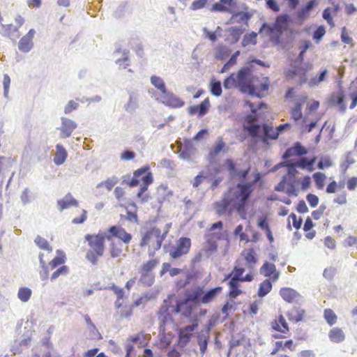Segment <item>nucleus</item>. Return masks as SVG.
<instances>
[{
  "label": "nucleus",
  "mask_w": 357,
  "mask_h": 357,
  "mask_svg": "<svg viewBox=\"0 0 357 357\" xmlns=\"http://www.w3.org/2000/svg\"><path fill=\"white\" fill-rule=\"evenodd\" d=\"M77 127V124L73 120L64 116L61 117V126L58 128V130H60V138L69 137Z\"/></svg>",
  "instance_id": "9b49d317"
},
{
  "label": "nucleus",
  "mask_w": 357,
  "mask_h": 357,
  "mask_svg": "<svg viewBox=\"0 0 357 357\" xmlns=\"http://www.w3.org/2000/svg\"><path fill=\"white\" fill-rule=\"evenodd\" d=\"M206 238V251L213 253L217 250V243L211 238V235H205Z\"/></svg>",
  "instance_id": "603ef678"
},
{
  "label": "nucleus",
  "mask_w": 357,
  "mask_h": 357,
  "mask_svg": "<svg viewBox=\"0 0 357 357\" xmlns=\"http://www.w3.org/2000/svg\"><path fill=\"white\" fill-rule=\"evenodd\" d=\"M57 256L55 257L49 263V266L51 267L52 269H54L56 268L57 266L63 264L66 262V255L65 253L58 250L56 251Z\"/></svg>",
  "instance_id": "2f4dec72"
},
{
  "label": "nucleus",
  "mask_w": 357,
  "mask_h": 357,
  "mask_svg": "<svg viewBox=\"0 0 357 357\" xmlns=\"http://www.w3.org/2000/svg\"><path fill=\"white\" fill-rule=\"evenodd\" d=\"M229 36L227 37V40L231 44L237 43L243 33L242 29L236 26L229 28Z\"/></svg>",
  "instance_id": "c756f323"
},
{
  "label": "nucleus",
  "mask_w": 357,
  "mask_h": 357,
  "mask_svg": "<svg viewBox=\"0 0 357 357\" xmlns=\"http://www.w3.org/2000/svg\"><path fill=\"white\" fill-rule=\"evenodd\" d=\"M333 165V162L330 158L329 156H322L318 164H317V167L319 169H324V168L326 167H331Z\"/></svg>",
  "instance_id": "e2e57ef3"
},
{
  "label": "nucleus",
  "mask_w": 357,
  "mask_h": 357,
  "mask_svg": "<svg viewBox=\"0 0 357 357\" xmlns=\"http://www.w3.org/2000/svg\"><path fill=\"white\" fill-rule=\"evenodd\" d=\"M138 107V101L137 96L133 93H129V99L128 102L124 105V109L130 113L132 114Z\"/></svg>",
  "instance_id": "c85d7f7f"
},
{
  "label": "nucleus",
  "mask_w": 357,
  "mask_h": 357,
  "mask_svg": "<svg viewBox=\"0 0 357 357\" xmlns=\"http://www.w3.org/2000/svg\"><path fill=\"white\" fill-rule=\"evenodd\" d=\"M211 326L212 324L209 322L208 324L204 326V328L199 333H197L196 336L197 344L199 347L200 353L202 356L207 349Z\"/></svg>",
  "instance_id": "1a4fd4ad"
},
{
  "label": "nucleus",
  "mask_w": 357,
  "mask_h": 357,
  "mask_svg": "<svg viewBox=\"0 0 357 357\" xmlns=\"http://www.w3.org/2000/svg\"><path fill=\"white\" fill-rule=\"evenodd\" d=\"M242 255L245 257L248 267L250 269L253 268L254 265L257 262L254 250L250 249L248 251H243Z\"/></svg>",
  "instance_id": "473e14b6"
},
{
  "label": "nucleus",
  "mask_w": 357,
  "mask_h": 357,
  "mask_svg": "<svg viewBox=\"0 0 357 357\" xmlns=\"http://www.w3.org/2000/svg\"><path fill=\"white\" fill-rule=\"evenodd\" d=\"M269 35L271 40L275 43V45H279L280 43V38L283 34L282 31L279 30L278 29L271 31L269 30H264Z\"/></svg>",
  "instance_id": "09e8293b"
},
{
  "label": "nucleus",
  "mask_w": 357,
  "mask_h": 357,
  "mask_svg": "<svg viewBox=\"0 0 357 357\" xmlns=\"http://www.w3.org/2000/svg\"><path fill=\"white\" fill-rule=\"evenodd\" d=\"M203 287H197L185 294L184 303H202Z\"/></svg>",
  "instance_id": "dca6fc26"
},
{
  "label": "nucleus",
  "mask_w": 357,
  "mask_h": 357,
  "mask_svg": "<svg viewBox=\"0 0 357 357\" xmlns=\"http://www.w3.org/2000/svg\"><path fill=\"white\" fill-rule=\"evenodd\" d=\"M257 33L252 31L249 34H245L243 36L241 44L243 47H246L247 45L252 44L255 45L257 43Z\"/></svg>",
  "instance_id": "3c124183"
},
{
  "label": "nucleus",
  "mask_w": 357,
  "mask_h": 357,
  "mask_svg": "<svg viewBox=\"0 0 357 357\" xmlns=\"http://www.w3.org/2000/svg\"><path fill=\"white\" fill-rule=\"evenodd\" d=\"M302 104L301 102H296L294 108L291 112V117L295 120L298 121L302 118Z\"/></svg>",
  "instance_id": "0e129e2a"
},
{
  "label": "nucleus",
  "mask_w": 357,
  "mask_h": 357,
  "mask_svg": "<svg viewBox=\"0 0 357 357\" xmlns=\"http://www.w3.org/2000/svg\"><path fill=\"white\" fill-rule=\"evenodd\" d=\"M289 22L290 17L288 14L280 15L276 18L275 24L274 26H270L267 23H264L259 29V32H263L264 30H269L273 31L276 29L284 31L287 30Z\"/></svg>",
  "instance_id": "6e6552de"
},
{
  "label": "nucleus",
  "mask_w": 357,
  "mask_h": 357,
  "mask_svg": "<svg viewBox=\"0 0 357 357\" xmlns=\"http://www.w3.org/2000/svg\"><path fill=\"white\" fill-rule=\"evenodd\" d=\"M210 91L212 95L219 97L222 94V85L220 81L212 79L210 84Z\"/></svg>",
  "instance_id": "a18cd8bd"
},
{
  "label": "nucleus",
  "mask_w": 357,
  "mask_h": 357,
  "mask_svg": "<svg viewBox=\"0 0 357 357\" xmlns=\"http://www.w3.org/2000/svg\"><path fill=\"white\" fill-rule=\"evenodd\" d=\"M228 284L229 287V296L231 298H236L242 294V291L238 289L239 282L229 280Z\"/></svg>",
  "instance_id": "79ce46f5"
},
{
  "label": "nucleus",
  "mask_w": 357,
  "mask_h": 357,
  "mask_svg": "<svg viewBox=\"0 0 357 357\" xmlns=\"http://www.w3.org/2000/svg\"><path fill=\"white\" fill-rule=\"evenodd\" d=\"M324 317L329 326H333L337 322V317L331 309L324 310Z\"/></svg>",
  "instance_id": "49530a36"
},
{
  "label": "nucleus",
  "mask_w": 357,
  "mask_h": 357,
  "mask_svg": "<svg viewBox=\"0 0 357 357\" xmlns=\"http://www.w3.org/2000/svg\"><path fill=\"white\" fill-rule=\"evenodd\" d=\"M35 33V30L31 29L29 32L20 40L18 43V49L20 51L27 53L31 50L33 47V38Z\"/></svg>",
  "instance_id": "4468645a"
},
{
  "label": "nucleus",
  "mask_w": 357,
  "mask_h": 357,
  "mask_svg": "<svg viewBox=\"0 0 357 357\" xmlns=\"http://www.w3.org/2000/svg\"><path fill=\"white\" fill-rule=\"evenodd\" d=\"M272 328L278 331L285 333L289 331L288 324L283 317V315L280 314L278 317V319L272 322Z\"/></svg>",
  "instance_id": "cd10ccee"
},
{
  "label": "nucleus",
  "mask_w": 357,
  "mask_h": 357,
  "mask_svg": "<svg viewBox=\"0 0 357 357\" xmlns=\"http://www.w3.org/2000/svg\"><path fill=\"white\" fill-rule=\"evenodd\" d=\"M192 324L180 328L178 331V343L182 347H185L190 341L192 332L197 328L199 320L197 317H194L191 320Z\"/></svg>",
  "instance_id": "39448f33"
},
{
  "label": "nucleus",
  "mask_w": 357,
  "mask_h": 357,
  "mask_svg": "<svg viewBox=\"0 0 357 357\" xmlns=\"http://www.w3.org/2000/svg\"><path fill=\"white\" fill-rule=\"evenodd\" d=\"M317 187L319 189H322L324 185V181L326 179V175L321 172H316L312 176Z\"/></svg>",
  "instance_id": "6e6d98bb"
},
{
  "label": "nucleus",
  "mask_w": 357,
  "mask_h": 357,
  "mask_svg": "<svg viewBox=\"0 0 357 357\" xmlns=\"http://www.w3.org/2000/svg\"><path fill=\"white\" fill-rule=\"evenodd\" d=\"M149 169L148 166H144L137 169L133 174L132 178L127 183L130 187L133 188L139 185L141 181L142 182L137 193V197L141 199L142 203L148 202L149 197L144 192L153 181L152 173L149 172Z\"/></svg>",
  "instance_id": "7ed1b4c3"
},
{
  "label": "nucleus",
  "mask_w": 357,
  "mask_h": 357,
  "mask_svg": "<svg viewBox=\"0 0 357 357\" xmlns=\"http://www.w3.org/2000/svg\"><path fill=\"white\" fill-rule=\"evenodd\" d=\"M161 231L160 229L154 227L149 230L142 237L140 243V246L144 247L146 245L151 241H154V237H157L160 234Z\"/></svg>",
  "instance_id": "393cba45"
},
{
  "label": "nucleus",
  "mask_w": 357,
  "mask_h": 357,
  "mask_svg": "<svg viewBox=\"0 0 357 357\" xmlns=\"http://www.w3.org/2000/svg\"><path fill=\"white\" fill-rule=\"evenodd\" d=\"M280 295L285 301L290 303H300L303 300L302 296L291 288H282L280 290Z\"/></svg>",
  "instance_id": "2eb2a0df"
},
{
  "label": "nucleus",
  "mask_w": 357,
  "mask_h": 357,
  "mask_svg": "<svg viewBox=\"0 0 357 357\" xmlns=\"http://www.w3.org/2000/svg\"><path fill=\"white\" fill-rule=\"evenodd\" d=\"M13 166V161L10 158L4 156H0V176H3L5 174L10 171ZM3 181H0V185H1Z\"/></svg>",
  "instance_id": "bb28decb"
},
{
  "label": "nucleus",
  "mask_w": 357,
  "mask_h": 357,
  "mask_svg": "<svg viewBox=\"0 0 357 357\" xmlns=\"http://www.w3.org/2000/svg\"><path fill=\"white\" fill-rule=\"evenodd\" d=\"M241 260H236V265L234 268V275L230 280L240 282V279L242 278V275L245 271L244 268L241 267Z\"/></svg>",
  "instance_id": "c03bdc74"
},
{
  "label": "nucleus",
  "mask_w": 357,
  "mask_h": 357,
  "mask_svg": "<svg viewBox=\"0 0 357 357\" xmlns=\"http://www.w3.org/2000/svg\"><path fill=\"white\" fill-rule=\"evenodd\" d=\"M260 273L263 274L265 277H271L276 271L275 264L266 261L260 268Z\"/></svg>",
  "instance_id": "58836bf2"
},
{
  "label": "nucleus",
  "mask_w": 357,
  "mask_h": 357,
  "mask_svg": "<svg viewBox=\"0 0 357 357\" xmlns=\"http://www.w3.org/2000/svg\"><path fill=\"white\" fill-rule=\"evenodd\" d=\"M271 289L272 284L271 281L269 280H265L260 284L257 294L259 297H264L271 291Z\"/></svg>",
  "instance_id": "ea45409f"
},
{
  "label": "nucleus",
  "mask_w": 357,
  "mask_h": 357,
  "mask_svg": "<svg viewBox=\"0 0 357 357\" xmlns=\"http://www.w3.org/2000/svg\"><path fill=\"white\" fill-rule=\"evenodd\" d=\"M243 130L248 132V135L252 138L261 139V134H260L261 126L258 123L244 124Z\"/></svg>",
  "instance_id": "a878e982"
},
{
  "label": "nucleus",
  "mask_w": 357,
  "mask_h": 357,
  "mask_svg": "<svg viewBox=\"0 0 357 357\" xmlns=\"http://www.w3.org/2000/svg\"><path fill=\"white\" fill-rule=\"evenodd\" d=\"M32 291L28 287H20L17 292V298L24 303L29 301Z\"/></svg>",
  "instance_id": "a19ab883"
},
{
  "label": "nucleus",
  "mask_w": 357,
  "mask_h": 357,
  "mask_svg": "<svg viewBox=\"0 0 357 357\" xmlns=\"http://www.w3.org/2000/svg\"><path fill=\"white\" fill-rule=\"evenodd\" d=\"M236 188V191L229 188L222 199L213 204V208L219 216L231 215L235 210L240 214L245 212L249 201L250 187L247 184H237Z\"/></svg>",
  "instance_id": "f257e3e1"
},
{
  "label": "nucleus",
  "mask_w": 357,
  "mask_h": 357,
  "mask_svg": "<svg viewBox=\"0 0 357 357\" xmlns=\"http://www.w3.org/2000/svg\"><path fill=\"white\" fill-rule=\"evenodd\" d=\"M129 51L128 50H123L122 51V58H119L116 61V63L119 65L120 67L126 68L129 66Z\"/></svg>",
  "instance_id": "5fc2aeb1"
},
{
  "label": "nucleus",
  "mask_w": 357,
  "mask_h": 357,
  "mask_svg": "<svg viewBox=\"0 0 357 357\" xmlns=\"http://www.w3.org/2000/svg\"><path fill=\"white\" fill-rule=\"evenodd\" d=\"M191 246V241L189 238L182 237L179 238L176 247L169 250V255L173 259H178L189 252Z\"/></svg>",
  "instance_id": "423d86ee"
},
{
  "label": "nucleus",
  "mask_w": 357,
  "mask_h": 357,
  "mask_svg": "<svg viewBox=\"0 0 357 357\" xmlns=\"http://www.w3.org/2000/svg\"><path fill=\"white\" fill-rule=\"evenodd\" d=\"M150 81L152 85L161 91L162 94L166 93L165 83L160 77L153 75L151 77Z\"/></svg>",
  "instance_id": "c9c22d12"
},
{
  "label": "nucleus",
  "mask_w": 357,
  "mask_h": 357,
  "mask_svg": "<svg viewBox=\"0 0 357 357\" xmlns=\"http://www.w3.org/2000/svg\"><path fill=\"white\" fill-rule=\"evenodd\" d=\"M225 146V143L222 141V139H220L216 143L213 149L211 150L208 155V160L211 165L213 164L215 161V158L220 153V151L223 149Z\"/></svg>",
  "instance_id": "5701e85b"
},
{
  "label": "nucleus",
  "mask_w": 357,
  "mask_h": 357,
  "mask_svg": "<svg viewBox=\"0 0 357 357\" xmlns=\"http://www.w3.org/2000/svg\"><path fill=\"white\" fill-rule=\"evenodd\" d=\"M327 73L328 70L326 69L323 70L322 71H321L319 76H316L310 79V81L308 82V85L310 87H314L318 86L321 82L324 81Z\"/></svg>",
  "instance_id": "37998d69"
},
{
  "label": "nucleus",
  "mask_w": 357,
  "mask_h": 357,
  "mask_svg": "<svg viewBox=\"0 0 357 357\" xmlns=\"http://www.w3.org/2000/svg\"><path fill=\"white\" fill-rule=\"evenodd\" d=\"M255 79L258 81V77L252 75L250 68L243 67L236 75L231 73L227 77L223 82V86L226 89L234 87L243 93L253 94L256 90V86L253 85Z\"/></svg>",
  "instance_id": "f03ea898"
},
{
  "label": "nucleus",
  "mask_w": 357,
  "mask_h": 357,
  "mask_svg": "<svg viewBox=\"0 0 357 357\" xmlns=\"http://www.w3.org/2000/svg\"><path fill=\"white\" fill-rule=\"evenodd\" d=\"M160 98L164 105L173 108L181 107L185 104L183 100L167 90L162 94Z\"/></svg>",
  "instance_id": "f8f14e48"
},
{
  "label": "nucleus",
  "mask_w": 357,
  "mask_h": 357,
  "mask_svg": "<svg viewBox=\"0 0 357 357\" xmlns=\"http://www.w3.org/2000/svg\"><path fill=\"white\" fill-rule=\"evenodd\" d=\"M141 276L139 282L146 287L151 286L155 281V275L153 273L140 272Z\"/></svg>",
  "instance_id": "f704fd0d"
},
{
  "label": "nucleus",
  "mask_w": 357,
  "mask_h": 357,
  "mask_svg": "<svg viewBox=\"0 0 357 357\" xmlns=\"http://www.w3.org/2000/svg\"><path fill=\"white\" fill-rule=\"evenodd\" d=\"M34 243L42 250H47L49 252L52 251V248L50 245L47 241L39 235L36 237Z\"/></svg>",
  "instance_id": "de8ad7c7"
},
{
  "label": "nucleus",
  "mask_w": 357,
  "mask_h": 357,
  "mask_svg": "<svg viewBox=\"0 0 357 357\" xmlns=\"http://www.w3.org/2000/svg\"><path fill=\"white\" fill-rule=\"evenodd\" d=\"M305 313V312L303 309L299 307H293L288 311L287 315L289 321L298 323L303 319Z\"/></svg>",
  "instance_id": "b1692460"
},
{
  "label": "nucleus",
  "mask_w": 357,
  "mask_h": 357,
  "mask_svg": "<svg viewBox=\"0 0 357 357\" xmlns=\"http://www.w3.org/2000/svg\"><path fill=\"white\" fill-rule=\"evenodd\" d=\"M332 14V9L330 7L324 9L322 13V17L328 22L331 26H334V22L331 16Z\"/></svg>",
  "instance_id": "338daca9"
},
{
  "label": "nucleus",
  "mask_w": 357,
  "mask_h": 357,
  "mask_svg": "<svg viewBox=\"0 0 357 357\" xmlns=\"http://www.w3.org/2000/svg\"><path fill=\"white\" fill-rule=\"evenodd\" d=\"M158 264V261L157 259H151L145 263L140 272L144 273H153L152 270Z\"/></svg>",
  "instance_id": "bf43d9fd"
},
{
  "label": "nucleus",
  "mask_w": 357,
  "mask_h": 357,
  "mask_svg": "<svg viewBox=\"0 0 357 357\" xmlns=\"http://www.w3.org/2000/svg\"><path fill=\"white\" fill-rule=\"evenodd\" d=\"M291 149L295 155L303 156L307 153V149L300 142H296Z\"/></svg>",
  "instance_id": "680f3d73"
},
{
  "label": "nucleus",
  "mask_w": 357,
  "mask_h": 357,
  "mask_svg": "<svg viewBox=\"0 0 357 357\" xmlns=\"http://www.w3.org/2000/svg\"><path fill=\"white\" fill-rule=\"evenodd\" d=\"M283 167H287V173L289 176H291L293 178L296 176V175L298 173L296 170V165L294 163L293 160H286L282 163Z\"/></svg>",
  "instance_id": "864d4df0"
},
{
  "label": "nucleus",
  "mask_w": 357,
  "mask_h": 357,
  "mask_svg": "<svg viewBox=\"0 0 357 357\" xmlns=\"http://www.w3.org/2000/svg\"><path fill=\"white\" fill-rule=\"evenodd\" d=\"M208 0H195L190 5V9L192 10H197L204 8Z\"/></svg>",
  "instance_id": "774afa93"
},
{
  "label": "nucleus",
  "mask_w": 357,
  "mask_h": 357,
  "mask_svg": "<svg viewBox=\"0 0 357 357\" xmlns=\"http://www.w3.org/2000/svg\"><path fill=\"white\" fill-rule=\"evenodd\" d=\"M118 182V177L113 176L107 178L106 181L98 183L96 188H100L105 187L107 190V191H110Z\"/></svg>",
  "instance_id": "4c0bfd02"
},
{
  "label": "nucleus",
  "mask_w": 357,
  "mask_h": 357,
  "mask_svg": "<svg viewBox=\"0 0 357 357\" xmlns=\"http://www.w3.org/2000/svg\"><path fill=\"white\" fill-rule=\"evenodd\" d=\"M294 163L297 167L305 169H308L310 171L312 170V166L314 163V160H309L307 158L302 157Z\"/></svg>",
  "instance_id": "e433bc0d"
},
{
  "label": "nucleus",
  "mask_w": 357,
  "mask_h": 357,
  "mask_svg": "<svg viewBox=\"0 0 357 357\" xmlns=\"http://www.w3.org/2000/svg\"><path fill=\"white\" fill-rule=\"evenodd\" d=\"M221 287H216L206 291L203 289L202 304H208L212 302L214 298L221 292Z\"/></svg>",
  "instance_id": "aec40b11"
},
{
  "label": "nucleus",
  "mask_w": 357,
  "mask_h": 357,
  "mask_svg": "<svg viewBox=\"0 0 357 357\" xmlns=\"http://www.w3.org/2000/svg\"><path fill=\"white\" fill-rule=\"evenodd\" d=\"M305 53V52L301 50L297 57L296 61L291 65V68L285 73L286 78L288 80L294 79L298 77L297 83L299 85H302L307 82V69L302 65Z\"/></svg>",
  "instance_id": "20e7f679"
},
{
  "label": "nucleus",
  "mask_w": 357,
  "mask_h": 357,
  "mask_svg": "<svg viewBox=\"0 0 357 357\" xmlns=\"http://www.w3.org/2000/svg\"><path fill=\"white\" fill-rule=\"evenodd\" d=\"M24 333L18 337L14 345L12 347V351L15 354L22 351V349H20L17 346L27 347L31 343L33 333L32 330L30 327H24Z\"/></svg>",
  "instance_id": "9d476101"
},
{
  "label": "nucleus",
  "mask_w": 357,
  "mask_h": 357,
  "mask_svg": "<svg viewBox=\"0 0 357 357\" xmlns=\"http://www.w3.org/2000/svg\"><path fill=\"white\" fill-rule=\"evenodd\" d=\"M225 165L229 171V177L231 179L234 178L237 176V169L236 165L231 159H227L225 162Z\"/></svg>",
  "instance_id": "8fccbe9b"
},
{
  "label": "nucleus",
  "mask_w": 357,
  "mask_h": 357,
  "mask_svg": "<svg viewBox=\"0 0 357 357\" xmlns=\"http://www.w3.org/2000/svg\"><path fill=\"white\" fill-rule=\"evenodd\" d=\"M20 200L24 206L31 202V190L29 188H25L20 194Z\"/></svg>",
  "instance_id": "13d9d810"
},
{
  "label": "nucleus",
  "mask_w": 357,
  "mask_h": 357,
  "mask_svg": "<svg viewBox=\"0 0 357 357\" xmlns=\"http://www.w3.org/2000/svg\"><path fill=\"white\" fill-rule=\"evenodd\" d=\"M210 106V102L208 98H206L204 100H203L199 105H197L199 109V116H202L205 115L208 111Z\"/></svg>",
  "instance_id": "052dcab7"
},
{
  "label": "nucleus",
  "mask_w": 357,
  "mask_h": 357,
  "mask_svg": "<svg viewBox=\"0 0 357 357\" xmlns=\"http://www.w3.org/2000/svg\"><path fill=\"white\" fill-rule=\"evenodd\" d=\"M253 85L256 86L255 92L253 94H249V95L251 96H256L258 98H261L263 96V95L261 93L268 89L269 84L267 82L261 83L259 79H258V81H257L255 79Z\"/></svg>",
  "instance_id": "7c9ffc66"
},
{
  "label": "nucleus",
  "mask_w": 357,
  "mask_h": 357,
  "mask_svg": "<svg viewBox=\"0 0 357 357\" xmlns=\"http://www.w3.org/2000/svg\"><path fill=\"white\" fill-rule=\"evenodd\" d=\"M15 22L17 24L16 26H13V24H1L0 33L3 36H9L10 31L13 30V31H17L18 29L24 24V20L21 15H17L15 17Z\"/></svg>",
  "instance_id": "a211bd4d"
},
{
  "label": "nucleus",
  "mask_w": 357,
  "mask_h": 357,
  "mask_svg": "<svg viewBox=\"0 0 357 357\" xmlns=\"http://www.w3.org/2000/svg\"><path fill=\"white\" fill-rule=\"evenodd\" d=\"M111 256L113 258L118 257L122 252V245L121 243L116 244L114 242L111 244Z\"/></svg>",
  "instance_id": "69168bd1"
},
{
  "label": "nucleus",
  "mask_w": 357,
  "mask_h": 357,
  "mask_svg": "<svg viewBox=\"0 0 357 357\" xmlns=\"http://www.w3.org/2000/svg\"><path fill=\"white\" fill-rule=\"evenodd\" d=\"M328 337L333 342L340 343L345 340V334L340 328L335 327L330 330Z\"/></svg>",
  "instance_id": "412c9836"
},
{
  "label": "nucleus",
  "mask_w": 357,
  "mask_h": 357,
  "mask_svg": "<svg viewBox=\"0 0 357 357\" xmlns=\"http://www.w3.org/2000/svg\"><path fill=\"white\" fill-rule=\"evenodd\" d=\"M85 239L89 242L90 247L93 249L98 257L103 255L105 236L102 234L98 235L87 234Z\"/></svg>",
  "instance_id": "0eeeda50"
},
{
  "label": "nucleus",
  "mask_w": 357,
  "mask_h": 357,
  "mask_svg": "<svg viewBox=\"0 0 357 357\" xmlns=\"http://www.w3.org/2000/svg\"><path fill=\"white\" fill-rule=\"evenodd\" d=\"M261 140L266 143L268 139H276L279 136V132L277 130H273L267 124H263L262 127Z\"/></svg>",
  "instance_id": "6ab92c4d"
},
{
  "label": "nucleus",
  "mask_w": 357,
  "mask_h": 357,
  "mask_svg": "<svg viewBox=\"0 0 357 357\" xmlns=\"http://www.w3.org/2000/svg\"><path fill=\"white\" fill-rule=\"evenodd\" d=\"M229 54L230 50L225 45H218L215 50V58L219 61L225 60Z\"/></svg>",
  "instance_id": "72a5a7b5"
},
{
  "label": "nucleus",
  "mask_w": 357,
  "mask_h": 357,
  "mask_svg": "<svg viewBox=\"0 0 357 357\" xmlns=\"http://www.w3.org/2000/svg\"><path fill=\"white\" fill-rule=\"evenodd\" d=\"M69 273V268L67 266H62L56 269L51 275L50 280L52 281L55 280L60 275H66Z\"/></svg>",
  "instance_id": "4d7b16f0"
},
{
  "label": "nucleus",
  "mask_w": 357,
  "mask_h": 357,
  "mask_svg": "<svg viewBox=\"0 0 357 357\" xmlns=\"http://www.w3.org/2000/svg\"><path fill=\"white\" fill-rule=\"evenodd\" d=\"M79 205L78 202L68 192L65 197L57 201L58 209L59 211H63L65 209L69 208L71 206L77 207Z\"/></svg>",
  "instance_id": "f3484780"
},
{
  "label": "nucleus",
  "mask_w": 357,
  "mask_h": 357,
  "mask_svg": "<svg viewBox=\"0 0 357 357\" xmlns=\"http://www.w3.org/2000/svg\"><path fill=\"white\" fill-rule=\"evenodd\" d=\"M56 152L54 157V162L56 165H61L66 161L68 153L65 148L61 144H56Z\"/></svg>",
  "instance_id": "4be33fe9"
},
{
  "label": "nucleus",
  "mask_w": 357,
  "mask_h": 357,
  "mask_svg": "<svg viewBox=\"0 0 357 357\" xmlns=\"http://www.w3.org/2000/svg\"><path fill=\"white\" fill-rule=\"evenodd\" d=\"M196 153V149L190 140H185L179 150V157L188 162L192 161Z\"/></svg>",
  "instance_id": "ddd939ff"
}]
</instances>
